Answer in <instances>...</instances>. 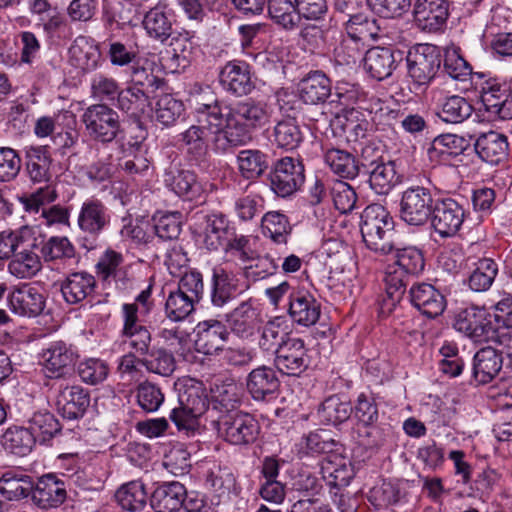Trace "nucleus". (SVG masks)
<instances>
[{"label":"nucleus","mask_w":512,"mask_h":512,"mask_svg":"<svg viewBox=\"0 0 512 512\" xmlns=\"http://www.w3.org/2000/svg\"><path fill=\"white\" fill-rule=\"evenodd\" d=\"M411 304L428 318L441 315L446 307L444 295L428 283L413 284L409 290Z\"/></svg>","instance_id":"obj_21"},{"label":"nucleus","mask_w":512,"mask_h":512,"mask_svg":"<svg viewBox=\"0 0 512 512\" xmlns=\"http://www.w3.org/2000/svg\"><path fill=\"white\" fill-rule=\"evenodd\" d=\"M393 265L410 277L420 274L425 267L424 256L416 247L395 248Z\"/></svg>","instance_id":"obj_52"},{"label":"nucleus","mask_w":512,"mask_h":512,"mask_svg":"<svg viewBox=\"0 0 512 512\" xmlns=\"http://www.w3.org/2000/svg\"><path fill=\"white\" fill-rule=\"evenodd\" d=\"M406 497V491L400 483L383 481L371 491L374 504L380 508H387L400 503Z\"/></svg>","instance_id":"obj_56"},{"label":"nucleus","mask_w":512,"mask_h":512,"mask_svg":"<svg viewBox=\"0 0 512 512\" xmlns=\"http://www.w3.org/2000/svg\"><path fill=\"white\" fill-rule=\"evenodd\" d=\"M33 232L28 227L19 230H5L0 233V260L9 259L20 247L28 246Z\"/></svg>","instance_id":"obj_53"},{"label":"nucleus","mask_w":512,"mask_h":512,"mask_svg":"<svg viewBox=\"0 0 512 512\" xmlns=\"http://www.w3.org/2000/svg\"><path fill=\"white\" fill-rule=\"evenodd\" d=\"M142 365L148 371L166 377L170 376L176 368L172 353L165 349L153 350L148 358L142 359Z\"/></svg>","instance_id":"obj_64"},{"label":"nucleus","mask_w":512,"mask_h":512,"mask_svg":"<svg viewBox=\"0 0 512 512\" xmlns=\"http://www.w3.org/2000/svg\"><path fill=\"white\" fill-rule=\"evenodd\" d=\"M288 314L300 326L309 327L319 320L321 304L305 290H292L289 293Z\"/></svg>","instance_id":"obj_19"},{"label":"nucleus","mask_w":512,"mask_h":512,"mask_svg":"<svg viewBox=\"0 0 512 512\" xmlns=\"http://www.w3.org/2000/svg\"><path fill=\"white\" fill-rule=\"evenodd\" d=\"M190 102L198 116V122L207 124L213 136L216 135L219 125L224 123L226 105L218 100L209 86H195Z\"/></svg>","instance_id":"obj_10"},{"label":"nucleus","mask_w":512,"mask_h":512,"mask_svg":"<svg viewBox=\"0 0 512 512\" xmlns=\"http://www.w3.org/2000/svg\"><path fill=\"white\" fill-rule=\"evenodd\" d=\"M498 272V266L494 260L484 258L478 261L477 267L469 277V287L475 292L488 290Z\"/></svg>","instance_id":"obj_54"},{"label":"nucleus","mask_w":512,"mask_h":512,"mask_svg":"<svg viewBox=\"0 0 512 512\" xmlns=\"http://www.w3.org/2000/svg\"><path fill=\"white\" fill-rule=\"evenodd\" d=\"M304 178L302 162L292 157L278 160L268 177L271 190L283 198L295 193L303 184Z\"/></svg>","instance_id":"obj_9"},{"label":"nucleus","mask_w":512,"mask_h":512,"mask_svg":"<svg viewBox=\"0 0 512 512\" xmlns=\"http://www.w3.org/2000/svg\"><path fill=\"white\" fill-rule=\"evenodd\" d=\"M41 254L46 262L71 259L75 255V248L67 237L53 236L42 244Z\"/></svg>","instance_id":"obj_61"},{"label":"nucleus","mask_w":512,"mask_h":512,"mask_svg":"<svg viewBox=\"0 0 512 512\" xmlns=\"http://www.w3.org/2000/svg\"><path fill=\"white\" fill-rule=\"evenodd\" d=\"M7 300L10 310L19 316L35 317L45 306L43 295L37 288L28 285L14 289L9 293Z\"/></svg>","instance_id":"obj_27"},{"label":"nucleus","mask_w":512,"mask_h":512,"mask_svg":"<svg viewBox=\"0 0 512 512\" xmlns=\"http://www.w3.org/2000/svg\"><path fill=\"white\" fill-rule=\"evenodd\" d=\"M184 112L182 101L175 99L170 94L159 97L155 107V118L162 125H173Z\"/></svg>","instance_id":"obj_58"},{"label":"nucleus","mask_w":512,"mask_h":512,"mask_svg":"<svg viewBox=\"0 0 512 512\" xmlns=\"http://www.w3.org/2000/svg\"><path fill=\"white\" fill-rule=\"evenodd\" d=\"M364 50L365 44L361 40L347 34L334 49V55L337 63L351 66L363 59Z\"/></svg>","instance_id":"obj_55"},{"label":"nucleus","mask_w":512,"mask_h":512,"mask_svg":"<svg viewBox=\"0 0 512 512\" xmlns=\"http://www.w3.org/2000/svg\"><path fill=\"white\" fill-rule=\"evenodd\" d=\"M173 23L172 11L162 3L151 8L143 19V26L147 34L161 43H165L173 35Z\"/></svg>","instance_id":"obj_29"},{"label":"nucleus","mask_w":512,"mask_h":512,"mask_svg":"<svg viewBox=\"0 0 512 512\" xmlns=\"http://www.w3.org/2000/svg\"><path fill=\"white\" fill-rule=\"evenodd\" d=\"M88 136L97 142L110 143L121 132L119 114L105 104L89 106L82 115Z\"/></svg>","instance_id":"obj_4"},{"label":"nucleus","mask_w":512,"mask_h":512,"mask_svg":"<svg viewBox=\"0 0 512 512\" xmlns=\"http://www.w3.org/2000/svg\"><path fill=\"white\" fill-rule=\"evenodd\" d=\"M224 123L219 125L212 138L216 152L226 153L251 139V134L262 127L267 119V105L261 101L246 99L232 106L226 105Z\"/></svg>","instance_id":"obj_1"},{"label":"nucleus","mask_w":512,"mask_h":512,"mask_svg":"<svg viewBox=\"0 0 512 512\" xmlns=\"http://www.w3.org/2000/svg\"><path fill=\"white\" fill-rule=\"evenodd\" d=\"M492 322V314L485 308L470 306L461 310L455 318L454 327L476 342L485 340Z\"/></svg>","instance_id":"obj_18"},{"label":"nucleus","mask_w":512,"mask_h":512,"mask_svg":"<svg viewBox=\"0 0 512 512\" xmlns=\"http://www.w3.org/2000/svg\"><path fill=\"white\" fill-rule=\"evenodd\" d=\"M474 149L482 161L497 165L508 156L509 143L504 134L490 130L477 135Z\"/></svg>","instance_id":"obj_24"},{"label":"nucleus","mask_w":512,"mask_h":512,"mask_svg":"<svg viewBox=\"0 0 512 512\" xmlns=\"http://www.w3.org/2000/svg\"><path fill=\"white\" fill-rule=\"evenodd\" d=\"M353 408L349 402L338 395L327 397L318 409L319 418L326 424L339 425L347 421Z\"/></svg>","instance_id":"obj_46"},{"label":"nucleus","mask_w":512,"mask_h":512,"mask_svg":"<svg viewBox=\"0 0 512 512\" xmlns=\"http://www.w3.org/2000/svg\"><path fill=\"white\" fill-rule=\"evenodd\" d=\"M465 219V209L452 198L435 200L430 216L431 226L442 238L453 237Z\"/></svg>","instance_id":"obj_11"},{"label":"nucleus","mask_w":512,"mask_h":512,"mask_svg":"<svg viewBox=\"0 0 512 512\" xmlns=\"http://www.w3.org/2000/svg\"><path fill=\"white\" fill-rule=\"evenodd\" d=\"M324 160L331 171L343 179L352 180L359 175V161L346 150L330 148L325 152Z\"/></svg>","instance_id":"obj_40"},{"label":"nucleus","mask_w":512,"mask_h":512,"mask_svg":"<svg viewBox=\"0 0 512 512\" xmlns=\"http://www.w3.org/2000/svg\"><path fill=\"white\" fill-rule=\"evenodd\" d=\"M165 186L177 196L193 200L201 194L202 187L196 174L179 164H170L163 175Z\"/></svg>","instance_id":"obj_20"},{"label":"nucleus","mask_w":512,"mask_h":512,"mask_svg":"<svg viewBox=\"0 0 512 512\" xmlns=\"http://www.w3.org/2000/svg\"><path fill=\"white\" fill-rule=\"evenodd\" d=\"M230 331L241 339H249L254 335L257 325V314L251 301H243L225 315Z\"/></svg>","instance_id":"obj_34"},{"label":"nucleus","mask_w":512,"mask_h":512,"mask_svg":"<svg viewBox=\"0 0 512 512\" xmlns=\"http://www.w3.org/2000/svg\"><path fill=\"white\" fill-rule=\"evenodd\" d=\"M273 137L276 145L287 151L297 149L304 139L303 132L295 118H286L277 122L273 130Z\"/></svg>","instance_id":"obj_44"},{"label":"nucleus","mask_w":512,"mask_h":512,"mask_svg":"<svg viewBox=\"0 0 512 512\" xmlns=\"http://www.w3.org/2000/svg\"><path fill=\"white\" fill-rule=\"evenodd\" d=\"M440 49L432 44H419L406 56L407 74L413 86L424 91L441 66Z\"/></svg>","instance_id":"obj_3"},{"label":"nucleus","mask_w":512,"mask_h":512,"mask_svg":"<svg viewBox=\"0 0 512 512\" xmlns=\"http://www.w3.org/2000/svg\"><path fill=\"white\" fill-rule=\"evenodd\" d=\"M33 489V481L27 475L17 476L11 471L0 478V493L7 500H20L28 497Z\"/></svg>","instance_id":"obj_48"},{"label":"nucleus","mask_w":512,"mask_h":512,"mask_svg":"<svg viewBox=\"0 0 512 512\" xmlns=\"http://www.w3.org/2000/svg\"><path fill=\"white\" fill-rule=\"evenodd\" d=\"M237 279L233 272L218 265L213 267L209 285L210 301L213 307L223 308L237 291Z\"/></svg>","instance_id":"obj_28"},{"label":"nucleus","mask_w":512,"mask_h":512,"mask_svg":"<svg viewBox=\"0 0 512 512\" xmlns=\"http://www.w3.org/2000/svg\"><path fill=\"white\" fill-rule=\"evenodd\" d=\"M131 147L132 157L127 156L120 166L129 175L144 176L148 173L151 163V159L148 157V148L142 142H135Z\"/></svg>","instance_id":"obj_57"},{"label":"nucleus","mask_w":512,"mask_h":512,"mask_svg":"<svg viewBox=\"0 0 512 512\" xmlns=\"http://www.w3.org/2000/svg\"><path fill=\"white\" fill-rule=\"evenodd\" d=\"M401 60L400 51L379 46L368 49L363 57L366 72L378 81L390 77Z\"/></svg>","instance_id":"obj_17"},{"label":"nucleus","mask_w":512,"mask_h":512,"mask_svg":"<svg viewBox=\"0 0 512 512\" xmlns=\"http://www.w3.org/2000/svg\"><path fill=\"white\" fill-rule=\"evenodd\" d=\"M148 91L138 87H127L121 90L118 97V107L127 113L142 112L148 102Z\"/></svg>","instance_id":"obj_62"},{"label":"nucleus","mask_w":512,"mask_h":512,"mask_svg":"<svg viewBox=\"0 0 512 512\" xmlns=\"http://www.w3.org/2000/svg\"><path fill=\"white\" fill-rule=\"evenodd\" d=\"M443 71L453 80L460 82L468 81L472 75V67L454 48L445 52Z\"/></svg>","instance_id":"obj_59"},{"label":"nucleus","mask_w":512,"mask_h":512,"mask_svg":"<svg viewBox=\"0 0 512 512\" xmlns=\"http://www.w3.org/2000/svg\"><path fill=\"white\" fill-rule=\"evenodd\" d=\"M434 204L429 188L411 186L402 193L400 217L409 225L422 226L430 219Z\"/></svg>","instance_id":"obj_8"},{"label":"nucleus","mask_w":512,"mask_h":512,"mask_svg":"<svg viewBox=\"0 0 512 512\" xmlns=\"http://www.w3.org/2000/svg\"><path fill=\"white\" fill-rule=\"evenodd\" d=\"M411 277L397 269L393 264L389 265L385 272L384 283L386 291L385 302L391 306L399 303L405 294L406 286L409 284Z\"/></svg>","instance_id":"obj_51"},{"label":"nucleus","mask_w":512,"mask_h":512,"mask_svg":"<svg viewBox=\"0 0 512 512\" xmlns=\"http://www.w3.org/2000/svg\"><path fill=\"white\" fill-rule=\"evenodd\" d=\"M294 0H266L268 14L271 20L281 28L291 31L300 24Z\"/></svg>","instance_id":"obj_41"},{"label":"nucleus","mask_w":512,"mask_h":512,"mask_svg":"<svg viewBox=\"0 0 512 512\" xmlns=\"http://www.w3.org/2000/svg\"><path fill=\"white\" fill-rule=\"evenodd\" d=\"M280 387V381L274 368L262 365L246 377V389L255 401H267L274 397Z\"/></svg>","instance_id":"obj_23"},{"label":"nucleus","mask_w":512,"mask_h":512,"mask_svg":"<svg viewBox=\"0 0 512 512\" xmlns=\"http://www.w3.org/2000/svg\"><path fill=\"white\" fill-rule=\"evenodd\" d=\"M45 375L51 379L65 378L74 371L78 354L63 340L49 342L40 354Z\"/></svg>","instance_id":"obj_7"},{"label":"nucleus","mask_w":512,"mask_h":512,"mask_svg":"<svg viewBox=\"0 0 512 512\" xmlns=\"http://www.w3.org/2000/svg\"><path fill=\"white\" fill-rule=\"evenodd\" d=\"M36 443V439L27 426L10 427L3 435L5 449L17 456L28 455Z\"/></svg>","instance_id":"obj_43"},{"label":"nucleus","mask_w":512,"mask_h":512,"mask_svg":"<svg viewBox=\"0 0 512 512\" xmlns=\"http://www.w3.org/2000/svg\"><path fill=\"white\" fill-rule=\"evenodd\" d=\"M31 498L35 505L42 509L61 505L67 497L65 481L56 474H45L33 482Z\"/></svg>","instance_id":"obj_14"},{"label":"nucleus","mask_w":512,"mask_h":512,"mask_svg":"<svg viewBox=\"0 0 512 512\" xmlns=\"http://www.w3.org/2000/svg\"><path fill=\"white\" fill-rule=\"evenodd\" d=\"M417 25L425 31L440 30L448 18V2L446 0H418L414 8Z\"/></svg>","instance_id":"obj_26"},{"label":"nucleus","mask_w":512,"mask_h":512,"mask_svg":"<svg viewBox=\"0 0 512 512\" xmlns=\"http://www.w3.org/2000/svg\"><path fill=\"white\" fill-rule=\"evenodd\" d=\"M56 404L64 418L79 419L84 416L90 406V395L79 385H60Z\"/></svg>","instance_id":"obj_22"},{"label":"nucleus","mask_w":512,"mask_h":512,"mask_svg":"<svg viewBox=\"0 0 512 512\" xmlns=\"http://www.w3.org/2000/svg\"><path fill=\"white\" fill-rule=\"evenodd\" d=\"M115 497L123 509L131 512L140 511L147 504V492L144 484L139 480L122 485Z\"/></svg>","instance_id":"obj_47"},{"label":"nucleus","mask_w":512,"mask_h":512,"mask_svg":"<svg viewBox=\"0 0 512 512\" xmlns=\"http://www.w3.org/2000/svg\"><path fill=\"white\" fill-rule=\"evenodd\" d=\"M70 62L84 72L94 71L101 60L96 42L86 36H78L69 48Z\"/></svg>","instance_id":"obj_33"},{"label":"nucleus","mask_w":512,"mask_h":512,"mask_svg":"<svg viewBox=\"0 0 512 512\" xmlns=\"http://www.w3.org/2000/svg\"><path fill=\"white\" fill-rule=\"evenodd\" d=\"M26 423L30 432L40 444L49 443L61 433L62 429L54 414L46 410L34 412Z\"/></svg>","instance_id":"obj_38"},{"label":"nucleus","mask_w":512,"mask_h":512,"mask_svg":"<svg viewBox=\"0 0 512 512\" xmlns=\"http://www.w3.org/2000/svg\"><path fill=\"white\" fill-rule=\"evenodd\" d=\"M52 158L46 147H30L26 150V168L34 183H48L52 178Z\"/></svg>","instance_id":"obj_39"},{"label":"nucleus","mask_w":512,"mask_h":512,"mask_svg":"<svg viewBox=\"0 0 512 512\" xmlns=\"http://www.w3.org/2000/svg\"><path fill=\"white\" fill-rule=\"evenodd\" d=\"M334 207L342 214L351 212L357 201V195L353 187L345 181H335L330 187Z\"/></svg>","instance_id":"obj_63"},{"label":"nucleus","mask_w":512,"mask_h":512,"mask_svg":"<svg viewBox=\"0 0 512 512\" xmlns=\"http://www.w3.org/2000/svg\"><path fill=\"white\" fill-rule=\"evenodd\" d=\"M28 246H22L15 252L8 264V271L19 279H28L41 270V261L35 249L39 247L37 238L31 237Z\"/></svg>","instance_id":"obj_30"},{"label":"nucleus","mask_w":512,"mask_h":512,"mask_svg":"<svg viewBox=\"0 0 512 512\" xmlns=\"http://www.w3.org/2000/svg\"><path fill=\"white\" fill-rule=\"evenodd\" d=\"M201 218L200 229L203 242L207 249L216 251L224 246L228 236L233 235V228H230L228 219L221 213L207 214Z\"/></svg>","instance_id":"obj_31"},{"label":"nucleus","mask_w":512,"mask_h":512,"mask_svg":"<svg viewBox=\"0 0 512 512\" xmlns=\"http://www.w3.org/2000/svg\"><path fill=\"white\" fill-rule=\"evenodd\" d=\"M360 230L366 246L375 252L389 254L398 244L393 217L381 204H371L364 209Z\"/></svg>","instance_id":"obj_2"},{"label":"nucleus","mask_w":512,"mask_h":512,"mask_svg":"<svg viewBox=\"0 0 512 512\" xmlns=\"http://www.w3.org/2000/svg\"><path fill=\"white\" fill-rule=\"evenodd\" d=\"M195 349L205 355H213L223 350L229 331L225 324L216 319L200 321L195 328Z\"/></svg>","instance_id":"obj_15"},{"label":"nucleus","mask_w":512,"mask_h":512,"mask_svg":"<svg viewBox=\"0 0 512 512\" xmlns=\"http://www.w3.org/2000/svg\"><path fill=\"white\" fill-rule=\"evenodd\" d=\"M196 301L177 289L169 291L164 305L166 317L172 322L186 320L194 311Z\"/></svg>","instance_id":"obj_45"},{"label":"nucleus","mask_w":512,"mask_h":512,"mask_svg":"<svg viewBox=\"0 0 512 512\" xmlns=\"http://www.w3.org/2000/svg\"><path fill=\"white\" fill-rule=\"evenodd\" d=\"M208 135L213 134L209 131L208 125L199 123L198 125H191L187 130L180 134L181 141L187 148V154L191 161L200 164L208 151ZM212 143V139H210Z\"/></svg>","instance_id":"obj_37"},{"label":"nucleus","mask_w":512,"mask_h":512,"mask_svg":"<svg viewBox=\"0 0 512 512\" xmlns=\"http://www.w3.org/2000/svg\"><path fill=\"white\" fill-rule=\"evenodd\" d=\"M298 92L300 99L311 105L323 104L326 100L333 96L331 80L321 71L309 73L298 84ZM334 96L342 105H348L350 96L336 88Z\"/></svg>","instance_id":"obj_12"},{"label":"nucleus","mask_w":512,"mask_h":512,"mask_svg":"<svg viewBox=\"0 0 512 512\" xmlns=\"http://www.w3.org/2000/svg\"><path fill=\"white\" fill-rule=\"evenodd\" d=\"M185 486L178 481L159 484L151 495V506L156 512H177L182 508Z\"/></svg>","instance_id":"obj_32"},{"label":"nucleus","mask_w":512,"mask_h":512,"mask_svg":"<svg viewBox=\"0 0 512 512\" xmlns=\"http://www.w3.org/2000/svg\"><path fill=\"white\" fill-rule=\"evenodd\" d=\"M503 366V357L496 349L488 346L478 350L472 363V378L480 385L493 381Z\"/></svg>","instance_id":"obj_25"},{"label":"nucleus","mask_w":512,"mask_h":512,"mask_svg":"<svg viewBox=\"0 0 512 512\" xmlns=\"http://www.w3.org/2000/svg\"><path fill=\"white\" fill-rule=\"evenodd\" d=\"M365 174L368 175L367 183L369 187L377 195H388L400 181L395 162L392 160L378 163L366 170Z\"/></svg>","instance_id":"obj_36"},{"label":"nucleus","mask_w":512,"mask_h":512,"mask_svg":"<svg viewBox=\"0 0 512 512\" xmlns=\"http://www.w3.org/2000/svg\"><path fill=\"white\" fill-rule=\"evenodd\" d=\"M219 82L226 92L235 96L248 95L255 88L250 67L244 61L227 62L219 72Z\"/></svg>","instance_id":"obj_16"},{"label":"nucleus","mask_w":512,"mask_h":512,"mask_svg":"<svg viewBox=\"0 0 512 512\" xmlns=\"http://www.w3.org/2000/svg\"><path fill=\"white\" fill-rule=\"evenodd\" d=\"M216 427L225 441L239 446L253 443L260 432L258 421L251 414L240 411L221 415Z\"/></svg>","instance_id":"obj_5"},{"label":"nucleus","mask_w":512,"mask_h":512,"mask_svg":"<svg viewBox=\"0 0 512 512\" xmlns=\"http://www.w3.org/2000/svg\"><path fill=\"white\" fill-rule=\"evenodd\" d=\"M96 288L94 276L85 271L73 272L61 283V292L69 304H78L93 294Z\"/></svg>","instance_id":"obj_35"},{"label":"nucleus","mask_w":512,"mask_h":512,"mask_svg":"<svg viewBox=\"0 0 512 512\" xmlns=\"http://www.w3.org/2000/svg\"><path fill=\"white\" fill-rule=\"evenodd\" d=\"M472 104L462 96L452 95L444 99L436 115L445 123L464 122L473 113Z\"/></svg>","instance_id":"obj_42"},{"label":"nucleus","mask_w":512,"mask_h":512,"mask_svg":"<svg viewBox=\"0 0 512 512\" xmlns=\"http://www.w3.org/2000/svg\"><path fill=\"white\" fill-rule=\"evenodd\" d=\"M274 363L281 373L300 376L310 365L304 340L297 337L287 338L275 356Z\"/></svg>","instance_id":"obj_13"},{"label":"nucleus","mask_w":512,"mask_h":512,"mask_svg":"<svg viewBox=\"0 0 512 512\" xmlns=\"http://www.w3.org/2000/svg\"><path fill=\"white\" fill-rule=\"evenodd\" d=\"M111 215L108 207L99 199H86L79 211L77 224L90 238H84L83 247L92 250L97 247L98 236L109 226Z\"/></svg>","instance_id":"obj_6"},{"label":"nucleus","mask_w":512,"mask_h":512,"mask_svg":"<svg viewBox=\"0 0 512 512\" xmlns=\"http://www.w3.org/2000/svg\"><path fill=\"white\" fill-rule=\"evenodd\" d=\"M239 170L246 179L261 176L268 168V156L260 150H242L237 156Z\"/></svg>","instance_id":"obj_50"},{"label":"nucleus","mask_w":512,"mask_h":512,"mask_svg":"<svg viewBox=\"0 0 512 512\" xmlns=\"http://www.w3.org/2000/svg\"><path fill=\"white\" fill-rule=\"evenodd\" d=\"M465 150V140L455 134H443L437 136L428 149L430 158L435 156H457Z\"/></svg>","instance_id":"obj_60"},{"label":"nucleus","mask_w":512,"mask_h":512,"mask_svg":"<svg viewBox=\"0 0 512 512\" xmlns=\"http://www.w3.org/2000/svg\"><path fill=\"white\" fill-rule=\"evenodd\" d=\"M261 227L263 234L277 244H286L292 230L288 217L277 211L266 213Z\"/></svg>","instance_id":"obj_49"}]
</instances>
